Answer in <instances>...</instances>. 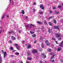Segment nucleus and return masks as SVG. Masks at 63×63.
Listing matches in <instances>:
<instances>
[{
  "label": "nucleus",
  "instance_id": "3",
  "mask_svg": "<svg viewBox=\"0 0 63 63\" xmlns=\"http://www.w3.org/2000/svg\"><path fill=\"white\" fill-rule=\"evenodd\" d=\"M32 53H36L37 52V51L35 49H33L32 51Z\"/></svg>",
  "mask_w": 63,
  "mask_h": 63
},
{
  "label": "nucleus",
  "instance_id": "24",
  "mask_svg": "<svg viewBox=\"0 0 63 63\" xmlns=\"http://www.w3.org/2000/svg\"><path fill=\"white\" fill-rule=\"evenodd\" d=\"M59 11H57L56 12V14H57V15H58L59 14Z\"/></svg>",
  "mask_w": 63,
  "mask_h": 63
},
{
  "label": "nucleus",
  "instance_id": "57",
  "mask_svg": "<svg viewBox=\"0 0 63 63\" xmlns=\"http://www.w3.org/2000/svg\"><path fill=\"white\" fill-rule=\"evenodd\" d=\"M56 44H59V43H57V41H56Z\"/></svg>",
  "mask_w": 63,
  "mask_h": 63
},
{
  "label": "nucleus",
  "instance_id": "54",
  "mask_svg": "<svg viewBox=\"0 0 63 63\" xmlns=\"http://www.w3.org/2000/svg\"><path fill=\"white\" fill-rule=\"evenodd\" d=\"M11 57H13V56L12 55H11L10 56Z\"/></svg>",
  "mask_w": 63,
  "mask_h": 63
},
{
  "label": "nucleus",
  "instance_id": "30",
  "mask_svg": "<svg viewBox=\"0 0 63 63\" xmlns=\"http://www.w3.org/2000/svg\"><path fill=\"white\" fill-rule=\"evenodd\" d=\"M33 12H35V9H34L33 8Z\"/></svg>",
  "mask_w": 63,
  "mask_h": 63
},
{
  "label": "nucleus",
  "instance_id": "56",
  "mask_svg": "<svg viewBox=\"0 0 63 63\" xmlns=\"http://www.w3.org/2000/svg\"><path fill=\"white\" fill-rule=\"evenodd\" d=\"M1 54H0V59H1Z\"/></svg>",
  "mask_w": 63,
  "mask_h": 63
},
{
  "label": "nucleus",
  "instance_id": "4",
  "mask_svg": "<svg viewBox=\"0 0 63 63\" xmlns=\"http://www.w3.org/2000/svg\"><path fill=\"white\" fill-rule=\"evenodd\" d=\"M42 56H43V58H46V55L45 54L43 53L42 54Z\"/></svg>",
  "mask_w": 63,
  "mask_h": 63
},
{
  "label": "nucleus",
  "instance_id": "34",
  "mask_svg": "<svg viewBox=\"0 0 63 63\" xmlns=\"http://www.w3.org/2000/svg\"><path fill=\"white\" fill-rule=\"evenodd\" d=\"M8 43H10V44H12V42L11 41H9Z\"/></svg>",
  "mask_w": 63,
  "mask_h": 63
},
{
  "label": "nucleus",
  "instance_id": "35",
  "mask_svg": "<svg viewBox=\"0 0 63 63\" xmlns=\"http://www.w3.org/2000/svg\"><path fill=\"white\" fill-rule=\"evenodd\" d=\"M30 24L31 26H33L35 27V25H33L32 24Z\"/></svg>",
  "mask_w": 63,
  "mask_h": 63
},
{
  "label": "nucleus",
  "instance_id": "60",
  "mask_svg": "<svg viewBox=\"0 0 63 63\" xmlns=\"http://www.w3.org/2000/svg\"><path fill=\"white\" fill-rule=\"evenodd\" d=\"M9 15H8L7 16V17H9Z\"/></svg>",
  "mask_w": 63,
  "mask_h": 63
},
{
  "label": "nucleus",
  "instance_id": "8",
  "mask_svg": "<svg viewBox=\"0 0 63 63\" xmlns=\"http://www.w3.org/2000/svg\"><path fill=\"white\" fill-rule=\"evenodd\" d=\"M54 29H58V30H59V27L58 26H54Z\"/></svg>",
  "mask_w": 63,
  "mask_h": 63
},
{
  "label": "nucleus",
  "instance_id": "50",
  "mask_svg": "<svg viewBox=\"0 0 63 63\" xmlns=\"http://www.w3.org/2000/svg\"><path fill=\"white\" fill-rule=\"evenodd\" d=\"M61 6H59L58 7V8H61Z\"/></svg>",
  "mask_w": 63,
  "mask_h": 63
},
{
  "label": "nucleus",
  "instance_id": "63",
  "mask_svg": "<svg viewBox=\"0 0 63 63\" xmlns=\"http://www.w3.org/2000/svg\"><path fill=\"white\" fill-rule=\"evenodd\" d=\"M15 51H15V50H13L12 51H13V52H15Z\"/></svg>",
  "mask_w": 63,
  "mask_h": 63
},
{
  "label": "nucleus",
  "instance_id": "11",
  "mask_svg": "<svg viewBox=\"0 0 63 63\" xmlns=\"http://www.w3.org/2000/svg\"><path fill=\"white\" fill-rule=\"evenodd\" d=\"M37 23H38V24L41 25V24H42V22H41L39 21H37Z\"/></svg>",
  "mask_w": 63,
  "mask_h": 63
},
{
  "label": "nucleus",
  "instance_id": "26",
  "mask_svg": "<svg viewBox=\"0 0 63 63\" xmlns=\"http://www.w3.org/2000/svg\"><path fill=\"white\" fill-rule=\"evenodd\" d=\"M59 46H60V47H63V45L61 44H60Z\"/></svg>",
  "mask_w": 63,
  "mask_h": 63
},
{
  "label": "nucleus",
  "instance_id": "37",
  "mask_svg": "<svg viewBox=\"0 0 63 63\" xmlns=\"http://www.w3.org/2000/svg\"><path fill=\"white\" fill-rule=\"evenodd\" d=\"M42 28H42V29H43H43H45V28H44V26H42Z\"/></svg>",
  "mask_w": 63,
  "mask_h": 63
},
{
  "label": "nucleus",
  "instance_id": "47",
  "mask_svg": "<svg viewBox=\"0 0 63 63\" xmlns=\"http://www.w3.org/2000/svg\"><path fill=\"white\" fill-rule=\"evenodd\" d=\"M48 32H49V33H50V29H49L48 30Z\"/></svg>",
  "mask_w": 63,
  "mask_h": 63
},
{
  "label": "nucleus",
  "instance_id": "14",
  "mask_svg": "<svg viewBox=\"0 0 63 63\" xmlns=\"http://www.w3.org/2000/svg\"><path fill=\"white\" fill-rule=\"evenodd\" d=\"M27 47L28 48H31V46L30 45H28L27 46Z\"/></svg>",
  "mask_w": 63,
  "mask_h": 63
},
{
  "label": "nucleus",
  "instance_id": "38",
  "mask_svg": "<svg viewBox=\"0 0 63 63\" xmlns=\"http://www.w3.org/2000/svg\"><path fill=\"white\" fill-rule=\"evenodd\" d=\"M53 17L52 16H51L50 17H49V18H53Z\"/></svg>",
  "mask_w": 63,
  "mask_h": 63
},
{
  "label": "nucleus",
  "instance_id": "16",
  "mask_svg": "<svg viewBox=\"0 0 63 63\" xmlns=\"http://www.w3.org/2000/svg\"><path fill=\"white\" fill-rule=\"evenodd\" d=\"M39 13L40 14V15H42V14H43V12L42 11H40L39 12Z\"/></svg>",
  "mask_w": 63,
  "mask_h": 63
},
{
  "label": "nucleus",
  "instance_id": "7",
  "mask_svg": "<svg viewBox=\"0 0 63 63\" xmlns=\"http://www.w3.org/2000/svg\"><path fill=\"white\" fill-rule=\"evenodd\" d=\"M9 34H12V33H13V34H15V32L14 31H11L9 32Z\"/></svg>",
  "mask_w": 63,
  "mask_h": 63
},
{
  "label": "nucleus",
  "instance_id": "40",
  "mask_svg": "<svg viewBox=\"0 0 63 63\" xmlns=\"http://www.w3.org/2000/svg\"><path fill=\"white\" fill-rule=\"evenodd\" d=\"M24 42H25V41H22V44H24Z\"/></svg>",
  "mask_w": 63,
  "mask_h": 63
},
{
  "label": "nucleus",
  "instance_id": "2",
  "mask_svg": "<svg viewBox=\"0 0 63 63\" xmlns=\"http://www.w3.org/2000/svg\"><path fill=\"white\" fill-rule=\"evenodd\" d=\"M15 46L16 47L17 49L18 50H19V47L18 45H17V44H15Z\"/></svg>",
  "mask_w": 63,
  "mask_h": 63
},
{
  "label": "nucleus",
  "instance_id": "55",
  "mask_svg": "<svg viewBox=\"0 0 63 63\" xmlns=\"http://www.w3.org/2000/svg\"><path fill=\"white\" fill-rule=\"evenodd\" d=\"M21 31H19V33H21Z\"/></svg>",
  "mask_w": 63,
  "mask_h": 63
},
{
  "label": "nucleus",
  "instance_id": "32",
  "mask_svg": "<svg viewBox=\"0 0 63 63\" xmlns=\"http://www.w3.org/2000/svg\"><path fill=\"white\" fill-rule=\"evenodd\" d=\"M13 47H10V49H11V50H13Z\"/></svg>",
  "mask_w": 63,
  "mask_h": 63
},
{
  "label": "nucleus",
  "instance_id": "22",
  "mask_svg": "<svg viewBox=\"0 0 63 63\" xmlns=\"http://www.w3.org/2000/svg\"><path fill=\"white\" fill-rule=\"evenodd\" d=\"M40 39L41 40V41H43V38H42V37L41 36V38H40Z\"/></svg>",
  "mask_w": 63,
  "mask_h": 63
},
{
  "label": "nucleus",
  "instance_id": "49",
  "mask_svg": "<svg viewBox=\"0 0 63 63\" xmlns=\"http://www.w3.org/2000/svg\"><path fill=\"white\" fill-rule=\"evenodd\" d=\"M40 63H43V61H40Z\"/></svg>",
  "mask_w": 63,
  "mask_h": 63
},
{
  "label": "nucleus",
  "instance_id": "62",
  "mask_svg": "<svg viewBox=\"0 0 63 63\" xmlns=\"http://www.w3.org/2000/svg\"><path fill=\"white\" fill-rule=\"evenodd\" d=\"M1 51H2V52H4V51H3V50H2Z\"/></svg>",
  "mask_w": 63,
  "mask_h": 63
},
{
  "label": "nucleus",
  "instance_id": "10",
  "mask_svg": "<svg viewBox=\"0 0 63 63\" xmlns=\"http://www.w3.org/2000/svg\"><path fill=\"white\" fill-rule=\"evenodd\" d=\"M27 53L28 55H31V53H30V51H28L27 52Z\"/></svg>",
  "mask_w": 63,
  "mask_h": 63
},
{
  "label": "nucleus",
  "instance_id": "29",
  "mask_svg": "<svg viewBox=\"0 0 63 63\" xmlns=\"http://www.w3.org/2000/svg\"><path fill=\"white\" fill-rule=\"evenodd\" d=\"M50 45V43H48L47 44V46H49Z\"/></svg>",
  "mask_w": 63,
  "mask_h": 63
},
{
  "label": "nucleus",
  "instance_id": "23",
  "mask_svg": "<svg viewBox=\"0 0 63 63\" xmlns=\"http://www.w3.org/2000/svg\"><path fill=\"white\" fill-rule=\"evenodd\" d=\"M21 13L22 14H24V11L23 10L22 11Z\"/></svg>",
  "mask_w": 63,
  "mask_h": 63
},
{
  "label": "nucleus",
  "instance_id": "52",
  "mask_svg": "<svg viewBox=\"0 0 63 63\" xmlns=\"http://www.w3.org/2000/svg\"><path fill=\"white\" fill-rule=\"evenodd\" d=\"M26 63H30V62L29 61H27L26 62Z\"/></svg>",
  "mask_w": 63,
  "mask_h": 63
},
{
  "label": "nucleus",
  "instance_id": "27",
  "mask_svg": "<svg viewBox=\"0 0 63 63\" xmlns=\"http://www.w3.org/2000/svg\"><path fill=\"white\" fill-rule=\"evenodd\" d=\"M5 14H4V15H3L2 16V18H4V16H5Z\"/></svg>",
  "mask_w": 63,
  "mask_h": 63
},
{
  "label": "nucleus",
  "instance_id": "19",
  "mask_svg": "<svg viewBox=\"0 0 63 63\" xmlns=\"http://www.w3.org/2000/svg\"><path fill=\"white\" fill-rule=\"evenodd\" d=\"M36 34H34L32 35V37H36Z\"/></svg>",
  "mask_w": 63,
  "mask_h": 63
},
{
  "label": "nucleus",
  "instance_id": "53",
  "mask_svg": "<svg viewBox=\"0 0 63 63\" xmlns=\"http://www.w3.org/2000/svg\"><path fill=\"white\" fill-rule=\"evenodd\" d=\"M18 39H20V37L18 36Z\"/></svg>",
  "mask_w": 63,
  "mask_h": 63
},
{
  "label": "nucleus",
  "instance_id": "18",
  "mask_svg": "<svg viewBox=\"0 0 63 63\" xmlns=\"http://www.w3.org/2000/svg\"><path fill=\"white\" fill-rule=\"evenodd\" d=\"M30 33L31 34H34V32H32V31H30Z\"/></svg>",
  "mask_w": 63,
  "mask_h": 63
},
{
  "label": "nucleus",
  "instance_id": "9",
  "mask_svg": "<svg viewBox=\"0 0 63 63\" xmlns=\"http://www.w3.org/2000/svg\"><path fill=\"white\" fill-rule=\"evenodd\" d=\"M61 49H62L61 47H60L59 48H58V49L57 50L58 51H60V50H61Z\"/></svg>",
  "mask_w": 63,
  "mask_h": 63
},
{
  "label": "nucleus",
  "instance_id": "44",
  "mask_svg": "<svg viewBox=\"0 0 63 63\" xmlns=\"http://www.w3.org/2000/svg\"><path fill=\"white\" fill-rule=\"evenodd\" d=\"M63 41H62V42L60 44H63Z\"/></svg>",
  "mask_w": 63,
  "mask_h": 63
},
{
  "label": "nucleus",
  "instance_id": "13",
  "mask_svg": "<svg viewBox=\"0 0 63 63\" xmlns=\"http://www.w3.org/2000/svg\"><path fill=\"white\" fill-rule=\"evenodd\" d=\"M11 38L12 40H16V38H15L14 36H12Z\"/></svg>",
  "mask_w": 63,
  "mask_h": 63
},
{
  "label": "nucleus",
  "instance_id": "33",
  "mask_svg": "<svg viewBox=\"0 0 63 63\" xmlns=\"http://www.w3.org/2000/svg\"><path fill=\"white\" fill-rule=\"evenodd\" d=\"M2 59H0V63H2Z\"/></svg>",
  "mask_w": 63,
  "mask_h": 63
},
{
  "label": "nucleus",
  "instance_id": "25",
  "mask_svg": "<svg viewBox=\"0 0 63 63\" xmlns=\"http://www.w3.org/2000/svg\"><path fill=\"white\" fill-rule=\"evenodd\" d=\"M41 47L42 48H43V47H44V44L43 43H42L41 45Z\"/></svg>",
  "mask_w": 63,
  "mask_h": 63
},
{
  "label": "nucleus",
  "instance_id": "17",
  "mask_svg": "<svg viewBox=\"0 0 63 63\" xmlns=\"http://www.w3.org/2000/svg\"><path fill=\"white\" fill-rule=\"evenodd\" d=\"M48 23L50 26H52V23L50 22H48Z\"/></svg>",
  "mask_w": 63,
  "mask_h": 63
},
{
  "label": "nucleus",
  "instance_id": "1",
  "mask_svg": "<svg viewBox=\"0 0 63 63\" xmlns=\"http://www.w3.org/2000/svg\"><path fill=\"white\" fill-rule=\"evenodd\" d=\"M55 35H56V37H60L61 36V33H56Z\"/></svg>",
  "mask_w": 63,
  "mask_h": 63
},
{
  "label": "nucleus",
  "instance_id": "5",
  "mask_svg": "<svg viewBox=\"0 0 63 63\" xmlns=\"http://www.w3.org/2000/svg\"><path fill=\"white\" fill-rule=\"evenodd\" d=\"M4 55V59H5V57L6 56V55H7V53H6V52H4L3 53Z\"/></svg>",
  "mask_w": 63,
  "mask_h": 63
},
{
  "label": "nucleus",
  "instance_id": "6",
  "mask_svg": "<svg viewBox=\"0 0 63 63\" xmlns=\"http://www.w3.org/2000/svg\"><path fill=\"white\" fill-rule=\"evenodd\" d=\"M40 8H41V9H42V10H44V6H43L42 5H40Z\"/></svg>",
  "mask_w": 63,
  "mask_h": 63
},
{
  "label": "nucleus",
  "instance_id": "58",
  "mask_svg": "<svg viewBox=\"0 0 63 63\" xmlns=\"http://www.w3.org/2000/svg\"><path fill=\"white\" fill-rule=\"evenodd\" d=\"M34 5H36V3H35V2H34Z\"/></svg>",
  "mask_w": 63,
  "mask_h": 63
},
{
  "label": "nucleus",
  "instance_id": "42",
  "mask_svg": "<svg viewBox=\"0 0 63 63\" xmlns=\"http://www.w3.org/2000/svg\"><path fill=\"white\" fill-rule=\"evenodd\" d=\"M12 5H14V1H12Z\"/></svg>",
  "mask_w": 63,
  "mask_h": 63
},
{
  "label": "nucleus",
  "instance_id": "20",
  "mask_svg": "<svg viewBox=\"0 0 63 63\" xmlns=\"http://www.w3.org/2000/svg\"><path fill=\"white\" fill-rule=\"evenodd\" d=\"M54 54L53 56H52L51 57V59H53V58H54Z\"/></svg>",
  "mask_w": 63,
  "mask_h": 63
},
{
  "label": "nucleus",
  "instance_id": "36",
  "mask_svg": "<svg viewBox=\"0 0 63 63\" xmlns=\"http://www.w3.org/2000/svg\"><path fill=\"white\" fill-rule=\"evenodd\" d=\"M32 59L31 58H28V60H31Z\"/></svg>",
  "mask_w": 63,
  "mask_h": 63
},
{
  "label": "nucleus",
  "instance_id": "12",
  "mask_svg": "<svg viewBox=\"0 0 63 63\" xmlns=\"http://www.w3.org/2000/svg\"><path fill=\"white\" fill-rule=\"evenodd\" d=\"M44 23L45 25H47V21L46 20L44 21Z\"/></svg>",
  "mask_w": 63,
  "mask_h": 63
},
{
  "label": "nucleus",
  "instance_id": "15",
  "mask_svg": "<svg viewBox=\"0 0 63 63\" xmlns=\"http://www.w3.org/2000/svg\"><path fill=\"white\" fill-rule=\"evenodd\" d=\"M54 23L55 24H56V20L55 19H54L53 20Z\"/></svg>",
  "mask_w": 63,
  "mask_h": 63
},
{
  "label": "nucleus",
  "instance_id": "46",
  "mask_svg": "<svg viewBox=\"0 0 63 63\" xmlns=\"http://www.w3.org/2000/svg\"><path fill=\"white\" fill-rule=\"evenodd\" d=\"M52 40H55V39L54 38H52Z\"/></svg>",
  "mask_w": 63,
  "mask_h": 63
},
{
  "label": "nucleus",
  "instance_id": "45",
  "mask_svg": "<svg viewBox=\"0 0 63 63\" xmlns=\"http://www.w3.org/2000/svg\"><path fill=\"white\" fill-rule=\"evenodd\" d=\"M49 13L50 14H51L52 13V11H50Z\"/></svg>",
  "mask_w": 63,
  "mask_h": 63
},
{
  "label": "nucleus",
  "instance_id": "64",
  "mask_svg": "<svg viewBox=\"0 0 63 63\" xmlns=\"http://www.w3.org/2000/svg\"><path fill=\"white\" fill-rule=\"evenodd\" d=\"M62 23H63V19L62 20Z\"/></svg>",
  "mask_w": 63,
  "mask_h": 63
},
{
  "label": "nucleus",
  "instance_id": "28",
  "mask_svg": "<svg viewBox=\"0 0 63 63\" xmlns=\"http://www.w3.org/2000/svg\"><path fill=\"white\" fill-rule=\"evenodd\" d=\"M48 51H49V52H50V51H51V49L50 48L48 49Z\"/></svg>",
  "mask_w": 63,
  "mask_h": 63
},
{
  "label": "nucleus",
  "instance_id": "61",
  "mask_svg": "<svg viewBox=\"0 0 63 63\" xmlns=\"http://www.w3.org/2000/svg\"><path fill=\"white\" fill-rule=\"evenodd\" d=\"M48 42V41H45V43H47Z\"/></svg>",
  "mask_w": 63,
  "mask_h": 63
},
{
  "label": "nucleus",
  "instance_id": "41",
  "mask_svg": "<svg viewBox=\"0 0 63 63\" xmlns=\"http://www.w3.org/2000/svg\"><path fill=\"white\" fill-rule=\"evenodd\" d=\"M55 8H56L55 7H53V10H54V9H55Z\"/></svg>",
  "mask_w": 63,
  "mask_h": 63
},
{
  "label": "nucleus",
  "instance_id": "51",
  "mask_svg": "<svg viewBox=\"0 0 63 63\" xmlns=\"http://www.w3.org/2000/svg\"><path fill=\"white\" fill-rule=\"evenodd\" d=\"M52 62H54V60H53L51 61Z\"/></svg>",
  "mask_w": 63,
  "mask_h": 63
},
{
  "label": "nucleus",
  "instance_id": "21",
  "mask_svg": "<svg viewBox=\"0 0 63 63\" xmlns=\"http://www.w3.org/2000/svg\"><path fill=\"white\" fill-rule=\"evenodd\" d=\"M15 54L17 55H18L19 54V53L18 52H16L15 53Z\"/></svg>",
  "mask_w": 63,
  "mask_h": 63
},
{
  "label": "nucleus",
  "instance_id": "31",
  "mask_svg": "<svg viewBox=\"0 0 63 63\" xmlns=\"http://www.w3.org/2000/svg\"><path fill=\"white\" fill-rule=\"evenodd\" d=\"M25 27H26V28H28L29 27V26H28V25H26V26H25Z\"/></svg>",
  "mask_w": 63,
  "mask_h": 63
},
{
  "label": "nucleus",
  "instance_id": "59",
  "mask_svg": "<svg viewBox=\"0 0 63 63\" xmlns=\"http://www.w3.org/2000/svg\"><path fill=\"white\" fill-rule=\"evenodd\" d=\"M53 53H50V55H52V54Z\"/></svg>",
  "mask_w": 63,
  "mask_h": 63
},
{
  "label": "nucleus",
  "instance_id": "48",
  "mask_svg": "<svg viewBox=\"0 0 63 63\" xmlns=\"http://www.w3.org/2000/svg\"><path fill=\"white\" fill-rule=\"evenodd\" d=\"M26 19H28V17L27 16H26Z\"/></svg>",
  "mask_w": 63,
  "mask_h": 63
},
{
  "label": "nucleus",
  "instance_id": "43",
  "mask_svg": "<svg viewBox=\"0 0 63 63\" xmlns=\"http://www.w3.org/2000/svg\"><path fill=\"white\" fill-rule=\"evenodd\" d=\"M36 42H37V41H36V40H35L34 41V44H36Z\"/></svg>",
  "mask_w": 63,
  "mask_h": 63
},
{
  "label": "nucleus",
  "instance_id": "39",
  "mask_svg": "<svg viewBox=\"0 0 63 63\" xmlns=\"http://www.w3.org/2000/svg\"><path fill=\"white\" fill-rule=\"evenodd\" d=\"M62 39L61 38H59L58 39V40H59L60 41H61V40Z\"/></svg>",
  "mask_w": 63,
  "mask_h": 63
}]
</instances>
